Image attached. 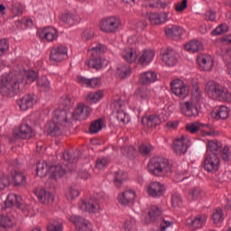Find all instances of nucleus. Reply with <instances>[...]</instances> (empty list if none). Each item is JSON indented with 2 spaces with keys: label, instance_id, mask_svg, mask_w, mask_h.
<instances>
[{
  "label": "nucleus",
  "instance_id": "obj_1",
  "mask_svg": "<svg viewBox=\"0 0 231 231\" xmlns=\"http://www.w3.org/2000/svg\"><path fill=\"white\" fill-rule=\"evenodd\" d=\"M70 106L71 99L69 97L65 96L60 98V107L54 111L52 120L45 125V129L51 136H59L64 129L71 125V121L68 118V110H64V107L69 109Z\"/></svg>",
  "mask_w": 231,
  "mask_h": 231
},
{
  "label": "nucleus",
  "instance_id": "obj_2",
  "mask_svg": "<svg viewBox=\"0 0 231 231\" xmlns=\"http://www.w3.org/2000/svg\"><path fill=\"white\" fill-rule=\"evenodd\" d=\"M206 93L213 100H219L220 102H231V93L228 88L221 86L216 81H208L206 84Z\"/></svg>",
  "mask_w": 231,
  "mask_h": 231
},
{
  "label": "nucleus",
  "instance_id": "obj_3",
  "mask_svg": "<svg viewBox=\"0 0 231 231\" xmlns=\"http://www.w3.org/2000/svg\"><path fill=\"white\" fill-rule=\"evenodd\" d=\"M148 171L153 176L163 178L171 174V164L163 157H153L148 163Z\"/></svg>",
  "mask_w": 231,
  "mask_h": 231
},
{
  "label": "nucleus",
  "instance_id": "obj_4",
  "mask_svg": "<svg viewBox=\"0 0 231 231\" xmlns=\"http://www.w3.org/2000/svg\"><path fill=\"white\" fill-rule=\"evenodd\" d=\"M5 207H17L26 217H33L36 212L33 207L23 202V199L15 193H10L5 200Z\"/></svg>",
  "mask_w": 231,
  "mask_h": 231
},
{
  "label": "nucleus",
  "instance_id": "obj_5",
  "mask_svg": "<svg viewBox=\"0 0 231 231\" xmlns=\"http://www.w3.org/2000/svg\"><path fill=\"white\" fill-rule=\"evenodd\" d=\"M13 77L14 74L0 77V92L5 97H8L11 93H17L21 89V82Z\"/></svg>",
  "mask_w": 231,
  "mask_h": 231
},
{
  "label": "nucleus",
  "instance_id": "obj_6",
  "mask_svg": "<svg viewBox=\"0 0 231 231\" xmlns=\"http://www.w3.org/2000/svg\"><path fill=\"white\" fill-rule=\"evenodd\" d=\"M120 25V18L116 16H107L99 22V30L104 33H116Z\"/></svg>",
  "mask_w": 231,
  "mask_h": 231
},
{
  "label": "nucleus",
  "instance_id": "obj_7",
  "mask_svg": "<svg viewBox=\"0 0 231 231\" xmlns=\"http://www.w3.org/2000/svg\"><path fill=\"white\" fill-rule=\"evenodd\" d=\"M171 90L175 97L181 100H185V98L190 95V88H189V85L179 79H173L171 82Z\"/></svg>",
  "mask_w": 231,
  "mask_h": 231
},
{
  "label": "nucleus",
  "instance_id": "obj_8",
  "mask_svg": "<svg viewBox=\"0 0 231 231\" xmlns=\"http://www.w3.org/2000/svg\"><path fill=\"white\" fill-rule=\"evenodd\" d=\"M190 145V138L187 135H180L173 141V151L178 156L186 154Z\"/></svg>",
  "mask_w": 231,
  "mask_h": 231
},
{
  "label": "nucleus",
  "instance_id": "obj_9",
  "mask_svg": "<svg viewBox=\"0 0 231 231\" xmlns=\"http://www.w3.org/2000/svg\"><path fill=\"white\" fill-rule=\"evenodd\" d=\"M221 165V160L217 154L206 153L203 162V168L207 172H217Z\"/></svg>",
  "mask_w": 231,
  "mask_h": 231
},
{
  "label": "nucleus",
  "instance_id": "obj_10",
  "mask_svg": "<svg viewBox=\"0 0 231 231\" xmlns=\"http://www.w3.org/2000/svg\"><path fill=\"white\" fill-rule=\"evenodd\" d=\"M210 126L208 125L201 124L199 122L189 123L186 125V131L190 133V134H195L198 131H201L202 136H216L217 133L216 132H208Z\"/></svg>",
  "mask_w": 231,
  "mask_h": 231
},
{
  "label": "nucleus",
  "instance_id": "obj_11",
  "mask_svg": "<svg viewBox=\"0 0 231 231\" xmlns=\"http://www.w3.org/2000/svg\"><path fill=\"white\" fill-rule=\"evenodd\" d=\"M79 208L83 212L97 213L102 209L100 200L97 199H90L88 200H81L79 203Z\"/></svg>",
  "mask_w": 231,
  "mask_h": 231
},
{
  "label": "nucleus",
  "instance_id": "obj_12",
  "mask_svg": "<svg viewBox=\"0 0 231 231\" xmlns=\"http://www.w3.org/2000/svg\"><path fill=\"white\" fill-rule=\"evenodd\" d=\"M165 190V185L160 181H152L146 186V192L151 198H162Z\"/></svg>",
  "mask_w": 231,
  "mask_h": 231
},
{
  "label": "nucleus",
  "instance_id": "obj_13",
  "mask_svg": "<svg viewBox=\"0 0 231 231\" xmlns=\"http://www.w3.org/2000/svg\"><path fill=\"white\" fill-rule=\"evenodd\" d=\"M38 35L43 42H53L59 37V31L55 27L48 26L39 30Z\"/></svg>",
  "mask_w": 231,
  "mask_h": 231
},
{
  "label": "nucleus",
  "instance_id": "obj_14",
  "mask_svg": "<svg viewBox=\"0 0 231 231\" xmlns=\"http://www.w3.org/2000/svg\"><path fill=\"white\" fill-rule=\"evenodd\" d=\"M68 59V47L58 45L51 51L50 60L51 62H62Z\"/></svg>",
  "mask_w": 231,
  "mask_h": 231
},
{
  "label": "nucleus",
  "instance_id": "obj_15",
  "mask_svg": "<svg viewBox=\"0 0 231 231\" xmlns=\"http://www.w3.org/2000/svg\"><path fill=\"white\" fill-rule=\"evenodd\" d=\"M208 219V217H207V215H198L187 218L186 225L191 228V230H199V228H203L205 225H207Z\"/></svg>",
  "mask_w": 231,
  "mask_h": 231
},
{
  "label": "nucleus",
  "instance_id": "obj_16",
  "mask_svg": "<svg viewBox=\"0 0 231 231\" xmlns=\"http://www.w3.org/2000/svg\"><path fill=\"white\" fill-rule=\"evenodd\" d=\"M154 57H156L154 50L144 49L137 55V64H140L141 66H149V64L154 60Z\"/></svg>",
  "mask_w": 231,
  "mask_h": 231
},
{
  "label": "nucleus",
  "instance_id": "obj_17",
  "mask_svg": "<svg viewBox=\"0 0 231 231\" xmlns=\"http://www.w3.org/2000/svg\"><path fill=\"white\" fill-rule=\"evenodd\" d=\"M69 221L75 225L78 231H93V224L84 217L72 216L69 217Z\"/></svg>",
  "mask_w": 231,
  "mask_h": 231
},
{
  "label": "nucleus",
  "instance_id": "obj_18",
  "mask_svg": "<svg viewBox=\"0 0 231 231\" xmlns=\"http://www.w3.org/2000/svg\"><path fill=\"white\" fill-rule=\"evenodd\" d=\"M197 62L202 71H212L214 69V59L208 54H200Z\"/></svg>",
  "mask_w": 231,
  "mask_h": 231
},
{
  "label": "nucleus",
  "instance_id": "obj_19",
  "mask_svg": "<svg viewBox=\"0 0 231 231\" xmlns=\"http://www.w3.org/2000/svg\"><path fill=\"white\" fill-rule=\"evenodd\" d=\"M180 110L185 116H198L199 111L198 105H194L191 101H186L180 104Z\"/></svg>",
  "mask_w": 231,
  "mask_h": 231
},
{
  "label": "nucleus",
  "instance_id": "obj_20",
  "mask_svg": "<svg viewBox=\"0 0 231 231\" xmlns=\"http://www.w3.org/2000/svg\"><path fill=\"white\" fill-rule=\"evenodd\" d=\"M91 115V107L82 103L78 104L72 116L74 120H87Z\"/></svg>",
  "mask_w": 231,
  "mask_h": 231
},
{
  "label": "nucleus",
  "instance_id": "obj_21",
  "mask_svg": "<svg viewBox=\"0 0 231 231\" xmlns=\"http://www.w3.org/2000/svg\"><path fill=\"white\" fill-rule=\"evenodd\" d=\"M161 59L166 66L172 68L178 64V52L173 50H166L162 53Z\"/></svg>",
  "mask_w": 231,
  "mask_h": 231
},
{
  "label": "nucleus",
  "instance_id": "obj_22",
  "mask_svg": "<svg viewBox=\"0 0 231 231\" xmlns=\"http://www.w3.org/2000/svg\"><path fill=\"white\" fill-rule=\"evenodd\" d=\"M134 199H136V191L133 189H126L117 196L118 203L125 207L127 205H133V203H134Z\"/></svg>",
  "mask_w": 231,
  "mask_h": 231
},
{
  "label": "nucleus",
  "instance_id": "obj_23",
  "mask_svg": "<svg viewBox=\"0 0 231 231\" xmlns=\"http://www.w3.org/2000/svg\"><path fill=\"white\" fill-rule=\"evenodd\" d=\"M37 104V98L32 94H27L23 96L19 101L18 106L21 111H28L32 109Z\"/></svg>",
  "mask_w": 231,
  "mask_h": 231
},
{
  "label": "nucleus",
  "instance_id": "obj_24",
  "mask_svg": "<svg viewBox=\"0 0 231 231\" xmlns=\"http://www.w3.org/2000/svg\"><path fill=\"white\" fill-rule=\"evenodd\" d=\"M148 19L151 24H163L169 21V12L150 13L148 14Z\"/></svg>",
  "mask_w": 231,
  "mask_h": 231
},
{
  "label": "nucleus",
  "instance_id": "obj_25",
  "mask_svg": "<svg viewBox=\"0 0 231 231\" xmlns=\"http://www.w3.org/2000/svg\"><path fill=\"white\" fill-rule=\"evenodd\" d=\"M164 32L165 35L170 39H174L176 37L180 38L187 32V31L183 27L177 25H168L165 27Z\"/></svg>",
  "mask_w": 231,
  "mask_h": 231
},
{
  "label": "nucleus",
  "instance_id": "obj_26",
  "mask_svg": "<svg viewBox=\"0 0 231 231\" xmlns=\"http://www.w3.org/2000/svg\"><path fill=\"white\" fill-rule=\"evenodd\" d=\"M35 196H37L39 201L43 203V205H51L55 198L50 191H46V189H36L34 191Z\"/></svg>",
  "mask_w": 231,
  "mask_h": 231
},
{
  "label": "nucleus",
  "instance_id": "obj_27",
  "mask_svg": "<svg viewBox=\"0 0 231 231\" xmlns=\"http://www.w3.org/2000/svg\"><path fill=\"white\" fill-rule=\"evenodd\" d=\"M121 57H123L124 60L133 64L138 60V53H136V50L133 47H126L123 50L121 53Z\"/></svg>",
  "mask_w": 231,
  "mask_h": 231
},
{
  "label": "nucleus",
  "instance_id": "obj_28",
  "mask_svg": "<svg viewBox=\"0 0 231 231\" xmlns=\"http://www.w3.org/2000/svg\"><path fill=\"white\" fill-rule=\"evenodd\" d=\"M60 20L61 23L68 24V26H73V24H77L80 22V16L69 12H65L60 14Z\"/></svg>",
  "mask_w": 231,
  "mask_h": 231
},
{
  "label": "nucleus",
  "instance_id": "obj_29",
  "mask_svg": "<svg viewBox=\"0 0 231 231\" xmlns=\"http://www.w3.org/2000/svg\"><path fill=\"white\" fill-rule=\"evenodd\" d=\"M158 80V74L152 70H148L140 74L139 82L140 84H152Z\"/></svg>",
  "mask_w": 231,
  "mask_h": 231
},
{
  "label": "nucleus",
  "instance_id": "obj_30",
  "mask_svg": "<svg viewBox=\"0 0 231 231\" xmlns=\"http://www.w3.org/2000/svg\"><path fill=\"white\" fill-rule=\"evenodd\" d=\"M162 210L158 208V206H152L149 208L148 211V217L143 218V223H152V221H156L162 216Z\"/></svg>",
  "mask_w": 231,
  "mask_h": 231
},
{
  "label": "nucleus",
  "instance_id": "obj_31",
  "mask_svg": "<svg viewBox=\"0 0 231 231\" xmlns=\"http://www.w3.org/2000/svg\"><path fill=\"white\" fill-rule=\"evenodd\" d=\"M211 116L217 120H226L230 116V108L226 106H220L216 111L211 112Z\"/></svg>",
  "mask_w": 231,
  "mask_h": 231
},
{
  "label": "nucleus",
  "instance_id": "obj_32",
  "mask_svg": "<svg viewBox=\"0 0 231 231\" xmlns=\"http://www.w3.org/2000/svg\"><path fill=\"white\" fill-rule=\"evenodd\" d=\"M151 91L147 88H139L134 92V97L139 102H149L151 100Z\"/></svg>",
  "mask_w": 231,
  "mask_h": 231
},
{
  "label": "nucleus",
  "instance_id": "obj_33",
  "mask_svg": "<svg viewBox=\"0 0 231 231\" xmlns=\"http://www.w3.org/2000/svg\"><path fill=\"white\" fill-rule=\"evenodd\" d=\"M143 127H156L162 124V119L156 115L146 116L142 118Z\"/></svg>",
  "mask_w": 231,
  "mask_h": 231
},
{
  "label": "nucleus",
  "instance_id": "obj_34",
  "mask_svg": "<svg viewBox=\"0 0 231 231\" xmlns=\"http://www.w3.org/2000/svg\"><path fill=\"white\" fill-rule=\"evenodd\" d=\"M184 50L188 53H198L203 50V43L198 40H192L184 44Z\"/></svg>",
  "mask_w": 231,
  "mask_h": 231
},
{
  "label": "nucleus",
  "instance_id": "obj_35",
  "mask_svg": "<svg viewBox=\"0 0 231 231\" xmlns=\"http://www.w3.org/2000/svg\"><path fill=\"white\" fill-rule=\"evenodd\" d=\"M223 149V144L219 141H208L207 144V152L206 154H217L218 156Z\"/></svg>",
  "mask_w": 231,
  "mask_h": 231
},
{
  "label": "nucleus",
  "instance_id": "obj_36",
  "mask_svg": "<svg viewBox=\"0 0 231 231\" xmlns=\"http://www.w3.org/2000/svg\"><path fill=\"white\" fill-rule=\"evenodd\" d=\"M189 102H192L194 106H199L200 104H203V94L201 93V90L199 89V87L197 83L193 85L192 92H191V99Z\"/></svg>",
  "mask_w": 231,
  "mask_h": 231
},
{
  "label": "nucleus",
  "instance_id": "obj_37",
  "mask_svg": "<svg viewBox=\"0 0 231 231\" xmlns=\"http://www.w3.org/2000/svg\"><path fill=\"white\" fill-rule=\"evenodd\" d=\"M108 61L104 58H91L87 61V66L88 68H93L94 69H102L107 66Z\"/></svg>",
  "mask_w": 231,
  "mask_h": 231
},
{
  "label": "nucleus",
  "instance_id": "obj_38",
  "mask_svg": "<svg viewBox=\"0 0 231 231\" xmlns=\"http://www.w3.org/2000/svg\"><path fill=\"white\" fill-rule=\"evenodd\" d=\"M9 178L11 180V183L15 187H19V185H24L26 183V177L21 172L12 171L9 174Z\"/></svg>",
  "mask_w": 231,
  "mask_h": 231
},
{
  "label": "nucleus",
  "instance_id": "obj_39",
  "mask_svg": "<svg viewBox=\"0 0 231 231\" xmlns=\"http://www.w3.org/2000/svg\"><path fill=\"white\" fill-rule=\"evenodd\" d=\"M102 98H104V90H97L88 93L86 100L88 104H98Z\"/></svg>",
  "mask_w": 231,
  "mask_h": 231
},
{
  "label": "nucleus",
  "instance_id": "obj_40",
  "mask_svg": "<svg viewBox=\"0 0 231 231\" xmlns=\"http://www.w3.org/2000/svg\"><path fill=\"white\" fill-rule=\"evenodd\" d=\"M14 134H16L18 138H23V140L26 138H32V127H30L28 125H22L18 132H15Z\"/></svg>",
  "mask_w": 231,
  "mask_h": 231
},
{
  "label": "nucleus",
  "instance_id": "obj_41",
  "mask_svg": "<svg viewBox=\"0 0 231 231\" xmlns=\"http://www.w3.org/2000/svg\"><path fill=\"white\" fill-rule=\"evenodd\" d=\"M205 193L200 188H191L188 192V199L189 201H198V199H201Z\"/></svg>",
  "mask_w": 231,
  "mask_h": 231
},
{
  "label": "nucleus",
  "instance_id": "obj_42",
  "mask_svg": "<svg viewBox=\"0 0 231 231\" xmlns=\"http://www.w3.org/2000/svg\"><path fill=\"white\" fill-rule=\"evenodd\" d=\"M144 5L150 8H162L163 10H165V8H171L169 3L162 2V0H146Z\"/></svg>",
  "mask_w": 231,
  "mask_h": 231
},
{
  "label": "nucleus",
  "instance_id": "obj_43",
  "mask_svg": "<svg viewBox=\"0 0 231 231\" xmlns=\"http://www.w3.org/2000/svg\"><path fill=\"white\" fill-rule=\"evenodd\" d=\"M49 173L51 174V178H54V180H59V178H62L64 174H66V170L62 169V166H51L49 170Z\"/></svg>",
  "mask_w": 231,
  "mask_h": 231
},
{
  "label": "nucleus",
  "instance_id": "obj_44",
  "mask_svg": "<svg viewBox=\"0 0 231 231\" xmlns=\"http://www.w3.org/2000/svg\"><path fill=\"white\" fill-rule=\"evenodd\" d=\"M15 225L14 217L8 215H0V226L2 228H12Z\"/></svg>",
  "mask_w": 231,
  "mask_h": 231
},
{
  "label": "nucleus",
  "instance_id": "obj_45",
  "mask_svg": "<svg viewBox=\"0 0 231 231\" xmlns=\"http://www.w3.org/2000/svg\"><path fill=\"white\" fill-rule=\"evenodd\" d=\"M106 127V123L102 119L96 120L91 123L89 126V132L91 134H97V133H100L101 129Z\"/></svg>",
  "mask_w": 231,
  "mask_h": 231
},
{
  "label": "nucleus",
  "instance_id": "obj_46",
  "mask_svg": "<svg viewBox=\"0 0 231 231\" xmlns=\"http://www.w3.org/2000/svg\"><path fill=\"white\" fill-rule=\"evenodd\" d=\"M127 180V173L118 171L114 173V183L116 187H120Z\"/></svg>",
  "mask_w": 231,
  "mask_h": 231
},
{
  "label": "nucleus",
  "instance_id": "obj_47",
  "mask_svg": "<svg viewBox=\"0 0 231 231\" xmlns=\"http://www.w3.org/2000/svg\"><path fill=\"white\" fill-rule=\"evenodd\" d=\"M212 221L214 225H221L225 221V216L223 215V209L217 208L213 211Z\"/></svg>",
  "mask_w": 231,
  "mask_h": 231
},
{
  "label": "nucleus",
  "instance_id": "obj_48",
  "mask_svg": "<svg viewBox=\"0 0 231 231\" xmlns=\"http://www.w3.org/2000/svg\"><path fill=\"white\" fill-rule=\"evenodd\" d=\"M106 46L98 43L88 50V55H90L92 58L98 57L100 53H106Z\"/></svg>",
  "mask_w": 231,
  "mask_h": 231
},
{
  "label": "nucleus",
  "instance_id": "obj_49",
  "mask_svg": "<svg viewBox=\"0 0 231 231\" xmlns=\"http://www.w3.org/2000/svg\"><path fill=\"white\" fill-rule=\"evenodd\" d=\"M79 196H80V188L78 186L69 188L66 193V198L69 201H73V199H76Z\"/></svg>",
  "mask_w": 231,
  "mask_h": 231
},
{
  "label": "nucleus",
  "instance_id": "obj_50",
  "mask_svg": "<svg viewBox=\"0 0 231 231\" xmlns=\"http://www.w3.org/2000/svg\"><path fill=\"white\" fill-rule=\"evenodd\" d=\"M117 77L120 79H125L131 75V67L128 65H121L117 68L116 71Z\"/></svg>",
  "mask_w": 231,
  "mask_h": 231
},
{
  "label": "nucleus",
  "instance_id": "obj_51",
  "mask_svg": "<svg viewBox=\"0 0 231 231\" xmlns=\"http://www.w3.org/2000/svg\"><path fill=\"white\" fill-rule=\"evenodd\" d=\"M15 25L20 30H24V28H32L33 26V21L31 18H23L22 20H18Z\"/></svg>",
  "mask_w": 231,
  "mask_h": 231
},
{
  "label": "nucleus",
  "instance_id": "obj_52",
  "mask_svg": "<svg viewBox=\"0 0 231 231\" xmlns=\"http://www.w3.org/2000/svg\"><path fill=\"white\" fill-rule=\"evenodd\" d=\"M36 174L40 178H44V176H46V174H48V163L39 162L37 165Z\"/></svg>",
  "mask_w": 231,
  "mask_h": 231
},
{
  "label": "nucleus",
  "instance_id": "obj_53",
  "mask_svg": "<svg viewBox=\"0 0 231 231\" xmlns=\"http://www.w3.org/2000/svg\"><path fill=\"white\" fill-rule=\"evenodd\" d=\"M64 230V226H62V222L60 220H52L50 222L48 226V231H62Z\"/></svg>",
  "mask_w": 231,
  "mask_h": 231
},
{
  "label": "nucleus",
  "instance_id": "obj_54",
  "mask_svg": "<svg viewBox=\"0 0 231 231\" xmlns=\"http://www.w3.org/2000/svg\"><path fill=\"white\" fill-rule=\"evenodd\" d=\"M107 165H109V159L106 157H100L97 160L95 167L97 171H102L103 169H106Z\"/></svg>",
  "mask_w": 231,
  "mask_h": 231
},
{
  "label": "nucleus",
  "instance_id": "obj_55",
  "mask_svg": "<svg viewBox=\"0 0 231 231\" xmlns=\"http://www.w3.org/2000/svg\"><path fill=\"white\" fill-rule=\"evenodd\" d=\"M11 183L10 175L0 176V190H5V189L10 187Z\"/></svg>",
  "mask_w": 231,
  "mask_h": 231
},
{
  "label": "nucleus",
  "instance_id": "obj_56",
  "mask_svg": "<svg viewBox=\"0 0 231 231\" xmlns=\"http://www.w3.org/2000/svg\"><path fill=\"white\" fill-rule=\"evenodd\" d=\"M116 118L121 122V124H129L130 121L129 115H127L124 110L117 111Z\"/></svg>",
  "mask_w": 231,
  "mask_h": 231
},
{
  "label": "nucleus",
  "instance_id": "obj_57",
  "mask_svg": "<svg viewBox=\"0 0 231 231\" xmlns=\"http://www.w3.org/2000/svg\"><path fill=\"white\" fill-rule=\"evenodd\" d=\"M181 203H183V200L181 199V195L178 193H174L171 196V205L175 208H178V207H181Z\"/></svg>",
  "mask_w": 231,
  "mask_h": 231
},
{
  "label": "nucleus",
  "instance_id": "obj_58",
  "mask_svg": "<svg viewBox=\"0 0 231 231\" xmlns=\"http://www.w3.org/2000/svg\"><path fill=\"white\" fill-rule=\"evenodd\" d=\"M38 86L42 89V91H48L50 89V81L48 78L43 77L38 80Z\"/></svg>",
  "mask_w": 231,
  "mask_h": 231
},
{
  "label": "nucleus",
  "instance_id": "obj_59",
  "mask_svg": "<svg viewBox=\"0 0 231 231\" xmlns=\"http://www.w3.org/2000/svg\"><path fill=\"white\" fill-rule=\"evenodd\" d=\"M8 50H10V43H8V40H0V57L5 55Z\"/></svg>",
  "mask_w": 231,
  "mask_h": 231
},
{
  "label": "nucleus",
  "instance_id": "obj_60",
  "mask_svg": "<svg viewBox=\"0 0 231 231\" xmlns=\"http://www.w3.org/2000/svg\"><path fill=\"white\" fill-rule=\"evenodd\" d=\"M23 5H21L20 3H16L12 7V14L14 17H17L19 15H23Z\"/></svg>",
  "mask_w": 231,
  "mask_h": 231
},
{
  "label": "nucleus",
  "instance_id": "obj_61",
  "mask_svg": "<svg viewBox=\"0 0 231 231\" xmlns=\"http://www.w3.org/2000/svg\"><path fill=\"white\" fill-rule=\"evenodd\" d=\"M25 74L27 79V84H32V82H35V79L39 77V74L33 70H29Z\"/></svg>",
  "mask_w": 231,
  "mask_h": 231
},
{
  "label": "nucleus",
  "instance_id": "obj_62",
  "mask_svg": "<svg viewBox=\"0 0 231 231\" xmlns=\"http://www.w3.org/2000/svg\"><path fill=\"white\" fill-rule=\"evenodd\" d=\"M226 32H228V25L221 24L212 32V35H221L222 33H226Z\"/></svg>",
  "mask_w": 231,
  "mask_h": 231
},
{
  "label": "nucleus",
  "instance_id": "obj_63",
  "mask_svg": "<svg viewBox=\"0 0 231 231\" xmlns=\"http://www.w3.org/2000/svg\"><path fill=\"white\" fill-rule=\"evenodd\" d=\"M221 156H222V160H224V162H230L231 152H230V148H228V146H224L222 148Z\"/></svg>",
  "mask_w": 231,
  "mask_h": 231
},
{
  "label": "nucleus",
  "instance_id": "obj_64",
  "mask_svg": "<svg viewBox=\"0 0 231 231\" xmlns=\"http://www.w3.org/2000/svg\"><path fill=\"white\" fill-rule=\"evenodd\" d=\"M188 0H182L180 2H178L175 4V11L179 14H181V12H184V10L187 8Z\"/></svg>",
  "mask_w": 231,
  "mask_h": 231
}]
</instances>
